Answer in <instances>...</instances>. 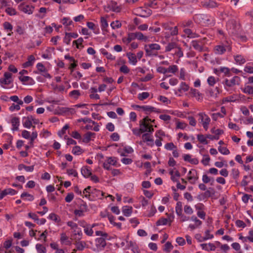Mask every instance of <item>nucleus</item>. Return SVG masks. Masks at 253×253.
Returning <instances> with one entry per match:
<instances>
[{
	"mask_svg": "<svg viewBox=\"0 0 253 253\" xmlns=\"http://www.w3.org/2000/svg\"><path fill=\"white\" fill-rule=\"evenodd\" d=\"M192 46L193 48L198 51H202L203 50V47L201 44H200V42L198 41H193L191 42Z\"/></svg>",
	"mask_w": 253,
	"mask_h": 253,
	"instance_id": "obj_25",
	"label": "nucleus"
},
{
	"mask_svg": "<svg viewBox=\"0 0 253 253\" xmlns=\"http://www.w3.org/2000/svg\"><path fill=\"white\" fill-rule=\"evenodd\" d=\"M240 78L238 76H234L231 80L226 79L225 84L229 86L232 87L235 85H238L240 83Z\"/></svg>",
	"mask_w": 253,
	"mask_h": 253,
	"instance_id": "obj_7",
	"label": "nucleus"
},
{
	"mask_svg": "<svg viewBox=\"0 0 253 253\" xmlns=\"http://www.w3.org/2000/svg\"><path fill=\"white\" fill-rule=\"evenodd\" d=\"M189 89V86L184 82H182L180 87L178 89V92L182 93V92L187 91Z\"/></svg>",
	"mask_w": 253,
	"mask_h": 253,
	"instance_id": "obj_35",
	"label": "nucleus"
},
{
	"mask_svg": "<svg viewBox=\"0 0 253 253\" xmlns=\"http://www.w3.org/2000/svg\"><path fill=\"white\" fill-rule=\"evenodd\" d=\"M178 25L182 28H192L194 26V23L191 20H184L180 22Z\"/></svg>",
	"mask_w": 253,
	"mask_h": 253,
	"instance_id": "obj_20",
	"label": "nucleus"
},
{
	"mask_svg": "<svg viewBox=\"0 0 253 253\" xmlns=\"http://www.w3.org/2000/svg\"><path fill=\"white\" fill-rule=\"evenodd\" d=\"M83 150L81 148L80 146H76L73 147L72 149V153L77 155L81 154L83 152Z\"/></svg>",
	"mask_w": 253,
	"mask_h": 253,
	"instance_id": "obj_37",
	"label": "nucleus"
},
{
	"mask_svg": "<svg viewBox=\"0 0 253 253\" xmlns=\"http://www.w3.org/2000/svg\"><path fill=\"white\" fill-rule=\"evenodd\" d=\"M135 35V39H137L138 40L147 42L148 40V38L147 36L143 35V34L139 32L134 33Z\"/></svg>",
	"mask_w": 253,
	"mask_h": 253,
	"instance_id": "obj_27",
	"label": "nucleus"
},
{
	"mask_svg": "<svg viewBox=\"0 0 253 253\" xmlns=\"http://www.w3.org/2000/svg\"><path fill=\"white\" fill-rule=\"evenodd\" d=\"M35 60V58L33 55H31L28 57V61L23 64V68H27L33 65Z\"/></svg>",
	"mask_w": 253,
	"mask_h": 253,
	"instance_id": "obj_19",
	"label": "nucleus"
},
{
	"mask_svg": "<svg viewBox=\"0 0 253 253\" xmlns=\"http://www.w3.org/2000/svg\"><path fill=\"white\" fill-rule=\"evenodd\" d=\"M122 211L126 216H129L132 212V208L130 206H124L123 207Z\"/></svg>",
	"mask_w": 253,
	"mask_h": 253,
	"instance_id": "obj_26",
	"label": "nucleus"
},
{
	"mask_svg": "<svg viewBox=\"0 0 253 253\" xmlns=\"http://www.w3.org/2000/svg\"><path fill=\"white\" fill-rule=\"evenodd\" d=\"M12 74L9 72H5L4 74V77L0 79V83L3 85H8L12 83L11 80Z\"/></svg>",
	"mask_w": 253,
	"mask_h": 253,
	"instance_id": "obj_8",
	"label": "nucleus"
},
{
	"mask_svg": "<svg viewBox=\"0 0 253 253\" xmlns=\"http://www.w3.org/2000/svg\"><path fill=\"white\" fill-rule=\"evenodd\" d=\"M146 55L148 56H156L158 50L161 49V46L157 43H152L144 46Z\"/></svg>",
	"mask_w": 253,
	"mask_h": 253,
	"instance_id": "obj_3",
	"label": "nucleus"
},
{
	"mask_svg": "<svg viewBox=\"0 0 253 253\" xmlns=\"http://www.w3.org/2000/svg\"><path fill=\"white\" fill-rule=\"evenodd\" d=\"M18 9L25 13L31 14L33 13L34 7L29 5H25L24 3H21L18 5Z\"/></svg>",
	"mask_w": 253,
	"mask_h": 253,
	"instance_id": "obj_6",
	"label": "nucleus"
},
{
	"mask_svg": "<svg viewBox=\"0 0 253 253\" xmlns=\"http://www.w3.org/2000/svg\"><path fill=\"white\" fill-rule=\"evenodd\" d=\"M207 136L205 137L203 134H198L197 135V139L198 141H199L201 143L207 144L208 143V141L207 140Z\"/></svg>",
	"mask_w": 253,
	"mask_h": 253,
	"instance_id": "obj_39",
	"label": "nucleus"
},
{
	"mask_svg": "<svg viewBox=\"0 0 253 253\" xmlns=\"http://www.w3.org/2000/svg\"><path fill=\"white\" fill-rule=\"evenodd\" d=\"M48 218L50 219L54 220V221H55L56 222H58L60 220L59 218V217H58V216L57 215H56V214L53 213H50L49 215Z\"/></svg>",
	"mask_w": 253,
	"mask_h": 253,
	"instance_id": "obj_52",
	"label": "nucleus"
},
{
	"mask_svg": "<svg viewBox=\"0 0 253 253\" xmlns=\"http://www.w3.org/2000/svg\"><path fill=\"white\" fill-rule=\"evenodd\" d=\"M84 40L82 38H80L78 40L74 41L73 42V44H76L77 48H79L80 47V45L82 46V47H83L82 45V43L83 42Z\"/></svg>",
	"mask_w": 253,
	"mask_h": 253,
	"instance_id": "obj_48",
	"label": "nucleus"
},
{
	"mask_svg": "<svg viewBox=\"0 0 253 253\" xmlns=\"http://www.w3.org/2000/svg\"><path fill=\"white\" fill-rule=\"evenodd\" d=\"M24 197H27L28 199L30 201H32L34 200V196L27 192H23L21 195V198H24Z\"/></svg>",
	"mask_w": 253,
	"mask_h": 253,
	"instance_id": "obj_47",
	"label": "nucleus"
},
{
	"mask_svg": "<svg viewBox=\"0 0 253 253\" xmlns=\"http://www.w3.org/2000/svg\"><path fill=\"white\" fill-rule=\"evenodd\" d=\"M157 5V2L156 0H153L152 1H149L147 3H145V5L147 7H150L152 8H156V6Z\"/></svg>",
	"mask_w": 253,
	"mask_h": 253,
	"instance_id": "obj_51",
	"label": "nucleus"
},
{
	"mask_svg": "<svg viewBox=\"0 0 253 253\" xmlns=\"http://www.w3.org/2000/svg\"><path fill=\"white\" fill-rule=\"evenodd\" d=\"M95 242L98 251L103 250L106 246V242L105 239L102 237L97 238L95 240Z\"/></svg>",
	"mask_w": 253,
	"mask_h": 253,
	"instance_id": "obj_10",
	"label": "nucleus"
},
{
	"mask_svg": "<svg viewBox=\"0 0 253 253\" xmlns=\"http://www.w3.org/2000/svg\"><path fill=\"white\" fill-rule=\"evenodd\" d=\"M75 245L76 246L77 250L79 251H83L84 248L85 246L86 245L85 242H78L79 240H75Z\"/></svg>",
	"mask_w": 253,
	"mask_h": 253,
	"instance_id": "obj_32",
	"label": "nucleus"
},
{
	"mask_svg": "<svg viewBox=\"0 0 253 253\" xmlns=\"http://www.w3.org/2000/svg\"><path fill=\"white\" fill-rule=\"evenodd\" d=\"M231 50L232 46L231 43L227 41L215 46L214 48V53L216 54L219 55L223 54L226 51L230 52Z\"/></svg>",
	"mask_w": 253,
	"mask_h": 253,
	"instance_id": "obj_2",
	"label": "nucleus"
},
{
	"mask_svg": "<svg viewBox=\"0 0 253 253\" xmlns=\"http://www.w3.org/2000/svg\"><path fill=\"white\" fill-rule=\"evenodd\" d=\"M173 249V246L169 242H167L164 245V251L166 252L169 253Z\"/></svg>",
	"mask_w": 253,
	"mask_h": 253,
	"instance_id": "obj_40",
	"label": "nucleus"
},
{
	"mask_svg": "<svg viewBox=\"0 0 253 253\" xmlns=\"http://www.w3.org/2000/svg\"><path fill=\"white\" fill-rule=\"evenodd\" d=\"M149 96V93L147 92H143L138 94V98L140 100H143L148 98Z\"/></svg>",
	"mask_w": 253,
	"mask_h": 253,
	"instance_id": "obj_49",
	"label": "nucleus"
},
{
	"mask_svg": "<svg viewBox=\"0 0 253 253\" xmlns=\"http://www.w3.org/2000/svg\"><path fill=\"white\" fill-rule=\"evenodd\" d=\"M84 233L89 236H92L93 234V231L92 228L90 227L89 228L88 226H86L84 229Z\"/></svg>",
	"mask_w": 253,
	"mask_h": 253,
	"instance_id": "obj_57",
	"label": "nucleus"
},
{
	"mask_svg": "<svg viewBox=\"0 0 253 253\" xmlns=\"http://www.w3.org/2000/svg\"><path fill=\"white\" fill-rule=\"evenodd\" d=\"M184 212L186 214H191L193 212V211L192 209L191 208V207L190 206H189L188 205H186L184 206Z\"/></svg>",
	"mask_w": 253,
	"mask_h": 253,
	"instance_id": "obj_64",
	"label": "nucleus"
},
{
	"mask_svg": "<svg viewBox=\"0 0 253 253\" xmlns=\"http://www.w3.org/2000/svg\"><path fill=\"white\" fill-rule=\"evenodd\" d=\"M198 116H199V122L202 124L204 129L207 130L208 129L211 119L207 114L203 112L199 113Z\"/></svg>",
	"mask_w": 253,
	"mask_h": 253,
	"instance_id": "obj_5",
	"label": "nucleus"
},
{
	"mask_svg": "<svg viewBox=\"0 0 253 253\" xmlns=\"http://www.w3.org/2000/svg\"><path fill=\"white\" fill-rule=\"evenodd\" d=\"M62 23L65 26H70L73 24V21L69 18L65 17L62 19Z\"/></svg>",
	"mask_w": 253,
	"mask_h": 253,
	"instance_id": "obj_63",
	"label": "nucleus"
},
{
	"mask_svg": "<svg viewBox=\"0 0 253 253\" xmlns=\"http://www.w3.org/2000/svg\"><path fill=\"white\" fill-rule=\"evenodd\" d=\"M177 44L174 42H171L169 43L166 46V52H169L171 51L173 49L175 50V49L177 47Z\"/></svg>",
	"mask_w": 253,
	"mask_h": 253,
	"instance_id": "obj_30",
	"label": "nucleus"
},
{
	"mask_svg": "<svg viewBox=\"0 0 253 253\" xmlns=\"http://www.w3.org/2000/svg\"><path fill=\"white\" fill-rule=\"evenodd\" d=\"M208 84L210 86H213L216 83L215 78L213 76H210L207 80Z\"/></svg>",
	"mask_w": 253,
	"mask_h": 253,
	"instance_id": "obj_62",
	"label": "nucleus"
},
{
	"mask_svg": "<svg viewBox=\"0 0 253 253\" xmlns=\"http://www.w3.org/2000/svg\"><path fill=\"white\" fill-rule=\"evenodd\" d=\"M23 120H25V121L23 123V126L26 128H30L31 126L34 128L35 127V126H32V120H33V116H29L27 117H25L23 118Z\"/></svg>",
	"mask_w": 253,
	"mask_h": 253,
	"instance_id": "obj_15",
	"label": "nucleus"
},
{
	"mask_svg": "<svg viewBox=\"0 0 253 253\" xmlns=\"http://www.w3.org/2000/svg\"><path fill=\"white\" fill-rule=\"evenodd\" d=\"M73 235H72V239L74 240H80L82 238L83 233L81 229L78 228V229L73 231Z\"/></svg>",
	"mask_w": 253,
	"mask_h": 253,
	"instance_id": "obj_18",
	"label": "nucleus"
},
{
	"mask_svg": "<svg viewBox=\"0 0 253 253\" xmlns=\"http://www.w3.org/2000/svg\"><path fill=\"white\" fill-rule=\"evenodd\" d=\"M237 27V24L234 19H230L228 21L226 24V27L229 30H231L232 33L234 32V30H236Z\"/></svg>",
	"mask_w": 253,
	"mask_h": 253,
	"instance_id": "obj_14",
	"label": "nucleus"
},
{
	"mask_svg": "<svg viewBox=\"0 0 253 253\" xmlns=\"http://www.w3.org/2000/svg\"><path fill=\"white\" fill-rule=\"evenodd\" d=\"M214 165L218 168H222L224 166L227 167V164L226 161L216 162L214 163Z\"/></svg>",
	"mask_w": 253,
	"mask_h": 253,
	"instance_id": "obj_59",
	"label": "nucleus"
},
{
	"mask_svg": "<svg viewBox=\"0 0 253 253\" xmlns=\"http://www.w3.org/2000/svg\"><path fill=\"white\" fill-rule=\"evenodd\" d=\"M202 5L207 8H212L217 7V3L213 0H206L201 2Z\"/></svg>",
	"mask_w": 253,
	"mask_h": 253,
	"instance_id": "obj_9",
	"label": "nucleus"
},
{
	"mask_svg": "<svg viewBox=\"0 0 253 253\" xmlns=\"http://www.w3.org/2000/svg\"><path fill=\"white\" fill-rule=\"evenodd\" d=\"M109 7L110 9L115 12H120L121 8L117 5V3L114 1H111L109 4Z\"/></svg>",
	"mask_w": 253,
	"mask_h": 253,
	"instance_id": "obj_28",
	"label": "nucleus"
},
{
	"mask_svg": "<svg viewBox=\"0 0 253 253\" xmlns=\"http://www.w3.org/2000/svg\"><path fill=\"white\" fill-rule=\"evenodd\" d=\"M211 132L215 134V136H219V135L223 133V130L220 129H215V128H213L211 129Z\"/></svg>",
	"mask_w": 253,
	"mask_h": 253,
	"instance_id": "obj_58",
	"label": "nucleus"
},
{
	"mask_svg": "<svg viewBox=\"0 0 253 253\" xmlns=\"http://www.w3.org/2000/svg\"><path fill=\"white\" fill-rule=\"evenodd\" d=\"M214 193V189L212 188H209L208 190H207L205 192L202 194V196L203 198H207L210 197L212 195H213Z\"/></svg>",
	"mask_w": 253,
	"mask_h": 253,
	"instance_id": "obj_31",
	"label": "nucleus"
},
{
	"mask_svg": "<svg viewBox=\"0 0 253 253\" xmlns=\"http://www.w3.org/2000/svg\"><path fill=\"white\" fill-rule=\"evenodd\" d=\"M95 133L94 132H87L84 134L83 142L86 143H88L91 140L92 137H95Z\"/></svg>",
	"mask_w": 253,
	"mask_h": 253,
	"instance_id": "obj_16",
	"label": "nucleus"
},
{
	"mask_svg": "<svg viewBox=\"0 0 253 253\" xmlns=\"http://www.w3.org/2000/svg\"><path fill=\"white\" fill-rule=\"evenodd\" d=\"M141 14L139 15L140 17H146L150 16L152 13V10L150 9H143L141 8Z\"/></svg>",
	"mask_w": 253,
	"mask_h": 253,
	"instance_id": "obj_33",
	"label": "nucleus"
},
{
	"mask_svg": "<svg viewBox=\"0 0 253 253\" xmlns=\"http://www.w3.org/2000/svg\"><path fill=\"white\" fill-rule=\"evenodd\" d=\"M67 224L68 226L70 227L73 230V231L78 229L79 228L78 224L72 221L67 222Z\"/></svg>",
	"mask_w": 253,
	"mask_h": 253,
	"instance_id": "obj_50",
	"label": "nucleus"
},
{
	"mask_svg": "<svg viewBox=\"0 0 253 253\" xmlns=\"http://www.w3.org/2000/svg\"><path fill=\"white\" fill-rule=\"evenodd\" d=\"M5 196L7 195H14L17 193V192L14 189L11 188H7L3 190Z\"/></svg>",
	"mask_w": 253,
	"mask_h": 253,
	"instance_id": "obj_41",
	"label": "nucleus"
},
{
	"mask_svg": "<svg viewBox=\"0 0 253 253\" xmlns=\"http://www.w3.org/2000/svg\"><path fill=\"white\" fill-rule=\"evenodd\" d=\"M165 149L168 150H171L176 148V146L172 143H168L165 146Z\"/></svg>",
	"mask_w": 253,
	"mask_h": 253,
	"instance_id": "obj_54",
	"label": "nucleus"
},
{
	"mask_svg": "<svg viewBox=\"0 0 253 253\" xmlns=\"http://www.w3.org/2000/svg\"><path fill=\"white\" fill-rule=\"evenodd\" d=\"M198 179V177L196 176L195 174H194V175L188 176V179L190 181V182L192 184H194Z\"/></svg>",
	"mask_w": 253,
	"mask_h": 253,
	"instance_id": "obj_55",
	"label": "nucleus"
},
{
	"mask_svg": "<svg viewBox=\"0 0 253 253\" xmlns=\"http://www.w3.org/2000/svg\"><path fill=\"white\" fill-rule=\"evenodd\" d=\"M106 162L110 165L116 166L117 164V160L115 157H110L108 158Z\"/></svg>",
	"mask_w": 253,
	"mask_h": 253,
	"instance_id": "obj_56",
	"label": "nucleus"
},
{
	"mask_svg": "<svg viewBox=\"0 0 253 253\" xmlns=\"http://www.w3.org/2000/svg\"><path fill=\"white\" fill-rule=\"evenodd\" d=\"M244 93L253 96V86L246 84L244 88H241Z\"/></svg>",
	"mask_w": 253,
	"mask_h": 253,
	"instance_id": "obj_24",
	"label": "nucleus"
},
{
	"mask_svg": "<svg viewBox=\"0 0 253 253\" xmlns=\"http://www.w3.org/2000/svg\"><path fill=\"white\" fill-rule=\"evenodd\" d=\"M81 172L82 175L86 178L89 177L91 176L92 173L89 168L87 166H84L82 168Z\"/></svg>",
	"mask_w": 253,
	"mask_h": 253,
	"instance_id": "obj_21",
	"label": "nucleus"
},
{
	"mask_svg": "<svg viewBox=\"0 0 253 253\" xmlns=\"http://www.w3.org/2000/svg\"><path fill=\"white\" fill-rule=\"evenodd\" d=\"M12 130L14 131L18 130L20 124L19 119L18 117H14L11 119Z\"/></svg>",
	"mask_w": 253,
	"mask_h": 253,
	"instance_id": "obj_17",
	"label": "nucleus"
},
{
	"mask_svg": "<svg viewBox=\"0 0 253 253\" xmlns=\"http://www.w3.org/2000/svg\"><path fill=\"white\" fill-rule=\"evenodd\" d=\"M167 73H171L173 74H175L176 72H177L178 69V67L175 65H171L169 67V68H167Z\"/></svg>",
	"mask_w": 253,
	"mask_h": 253,
	"instance_id": "obj_38",
	"label": "nucleus"
},
{
	"mask_svg": "<svg viewBox=\"0 0 253 253\" xmlns=\"http://www.w3.org/2000/svg\"><path fill=\"white\" fill-rule=\"evenodd\" d=\"M102 53L104 55L106 56V58L108 59H110L112 60H114L115 59V56L113 55L111 53L106 51L105 50H103V51H102Z\"/></svg>",
	"mask_w": 253,
	"mask_h": 253,
	"instance_id": "obj_42",
	"label": "nucleus"
},
{
	"mask_svg": "<svg viewBox=\"0 0 253 253\" xmlns=\"http://www.w3.org/2000/svg\"><path fill=\"white\" fill-rule=\"evenodd\" d=\"M126 55L129 59V61L133 65H135L137 62L136 56L134 54L129 52L126 54Z\"/></svg>",
	"mask_w": 253,
	"mask_h": 253,
	"instance_id": "obj_29",
	"label": "nucleus"
},
{
	"mask_svg": "<svg viewBox=\"0 0 253 253\" xmlns=\"http://www.w3.org/2000/svg\"><path fill=\"white\" fill-rule=\"evenodd\" d=\"M175 211L178 215H181L182 213V204L181 202H177L175 207Z\"/></svg>",
	"mask_w": 253,
	"mask_h": 253,
	"instance_id": "obj_36",
	"label": "nucleus"
},
{
	"mask_svg": "<svg viewBox=\"0 0 253 253\" xmlns=\"http://www.w3.org/2000/svg\"><path fill=\"white\" fill-rule=\"evenodd\" d=\"M163 27L168 32L170 33L171 35H176L178 34V28L177 26L172 27L168 23L163 25Z\"/></svg>",
	"mask_w": 253,
	"mask_h": 253,
	"instance_id": "obj_12",
	"label": "nucleus"
},
{
	"mask_svg": "<svg viewBox=\"0 0 253 253\" xmlns=\"http://www.w3.org/2000/svg\"><path fill=\"white\" fill-rule=\"evenodd\" d=\"M218 150L219 152L223 155H228L230 153L229 150L226 147L219 146Z\"/></svg>",
	"mask_w": 253,
	"mask_h": 253,
	"instance_id": "obj_46",
	"label": "nucleus"
},
{
	"mask_svg": "<svg viewBox=\"0 0 253 253\" xmlns=\"http://www.w3.org/2000/svg\"><path fill=\"white\" fill-rule=\"evenodd\" d=\"M142 138L144 142H147V145L151 147L154 145V140L150 134L148 133L143 134L142 136Z\"/></svg>",
	"mask_w": 253,
	"mask_h": 253,
	"instance_id": "obj_11",
	"label": "nucleus"
},
{
	"mask_svg": "<svg viewBox=\"0 0 253 253\" xmlns=\"http://www.w3.org/2000/svg\"><path fill=\"white\" fill-rule=\"evenodd\" d=\"M135 39V35L134 33H129L127 34V37H124L123 38V42L127 44L131 42V41Z\"/></svg>",
	"mask_w": 253,
	"mask_h": 253,
	"instance_id": "obj_22",
	"label": "nucleus"
},
{
	"mask_svg": "<svg viewBox=\"0 0 253 253\" xmlns=\"http://www.w3.org/2000/svg\"><path fill=\"white\" fill-rule=\"evenodd\" d=\"M111 26L113 29H118L122 26V24L119 21L116 20L111 23Z\"/></svg>",
	"mask_w": 253,
	"mask_h": 253,
	"instance_id": "obj_45",
	"label": "nucleus"
},
{
	"mask_svg": "<svg viewBox=\"0 0 253 253\" xmlns=\"http://www.w3.org/2000/svg\"><path fill=\"white\" fill-rule=\"evenodd\" d=\"M135 108H141L144 111L146 112V114H148L150 112H156L159 113L160 112L159 111L157 110V109L154 108V107L150 106H147V105H144V106H139V105H136L135 106Z\"/></svg>",
	"mask_w": 253,
	"mask_h": 253,
	"instance_id": "obj_13",
	"label": "nucleus"
},
{
	"mask_svg": "<svg viewBox=\"0 0 253 253\" xmlns=\"http://www.w3.org/2000/svg\"><path fill=\"white\" fill-rule=\"evenodd\" d=\"M199 22L204 26H212L214 24V19L206 14H200L197 15Z\"/></svg>",
	"mask_w": 253,
	"mask_h": 253,
	"instance_id": "obj_4",
	"label": "nucleus"
},
{
	"mask_svg": "<svg viewBox=\"0 0 253 253\" xmlns=\"http://www.w3.org/2000/svg\"><path fill=\"white\" fill-rule=\"evenodd\" d=\"M36 248L39 253H46V249L42 245L37 244Z\"/></svg>",
	"mask_w": 253,
	"mask_h": 253,
	"instance_id": "obj_43",
	"label": "nucleus"
},
{
	"mask_svg": "<svg viewBox=\"0 0 253 253\" xmlns=\"http://www.w3.org/2000/svg\"><path fill=\"white\" fill-rule=\"evenodd\" d=\"M150 120L148 117L144 118L140 121V128H133L132 129L133 133L137 136H139L142 133L148 131L152 132L154 131L153 126L149 125V121Z\"/></svg>",
	"mask_w": 253,
	"mask_h": 253,
	"instance_id": "obj_1",
	"label": "nucleus"
},
{
	"mask_svg": "<svg viewBox=\"0 0 253 253\" xmlns=\"http://www.w3.org/2000/svg\"><path fill=\"white\" fill-rule=\"evenodd\" d=\"M168 221V219L167 218H162L157 221L156 224L157 226L166 225L167 224Z\"/></svg>",
	"mask_w": 253,
	"mask_h": 253,
	"instance_id": "obj_53",
	"label": "nucleus"
},
{
	"mask_svg": "<svg viewBox=\"0 0 253 253\" xmlns=\"http://www.w3.org/2000/svg\"><path fill=\"white\" fill-rule=\"evenodd\" d=\"M239 239L241 240L243 242H246L247 240L250 241L251 242L253 243V237H244L242 235H240Z\"/></svg>",
	"mask_w": 253,
	"mask_h": 253,
	"instance_id": "obj_60",
	"label": "nucleus"
},
{
	"mask_svg": "<svg viewBox=\"0 0 253 253\" xmlns=\"http://www.w3.org/2000/svg\"><path fill=\"white\" fill-rule=\"evenodd\" d=\"M101 27L103 30L105 29L108 26V24L107 23L106 19H105L103 17H101Z\"/></svg>",
	"mask_w": 253,
	"mask_h": 253,
	"instance_id": "obj_61",
	"label": "nucleus"
},
{
	"mask_svg": "<svg viewBox=\"0 0 253 253\" xmlns=\"http://www.w3.org/2000/svg\"><path fill=\"white\" fill-rule=\"evenodd\" d=\"M201 246L203 250L208 251H214L215 250V246L212 243L202 244Z\"/></svg>",
	"mask_w": 253,
	"mask_h": 253,
	"instance_id": "obj_23",
	"label": "nucleus"
},
{
	"mask_svg": "<svg viewBox=\"0 0 253 253\" xmlns=\"http://www.w3.org/2000/svg\"><path fill=\"white\" fill-rule=\"evenodd\" d=\"M5 12L7 13V14L10 16L15 15L17 14L16 10L14 8L10 7H7L5 9Z\"/></svg>",
	"mask_w": 253,
	"mask_h": 253,
	"instance_id": "obj_44",
	"label": "nucleus"
},
{
	"mask_svg": "<svg viewBox=\"0 0 253 253\" xmlns=\"http://www.w3.org/2000/svg\"><path fill=\"white\" fill-rule=\"evenodd\" d=\"M234 59L236 62L240 65L243 64L246 62V59L241 55L235 56Z\"/></svg>",
	"mask_w": 253,
	"mask_h": 253,
	"instance_id": "obj_34",
	"label": "nucleus"
}]
</instances>
